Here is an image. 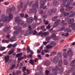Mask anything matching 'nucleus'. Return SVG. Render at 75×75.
Segmentation results:
<instances>
[{
    "label": "nucleus",
    "mask_w": 75,
    "mask_h": 75,
    "mask_svg": "<svg viewBox=\"0 0 75 75\" xmlns=\"http://www.w3.org/2000/svg\"><path fill=\"white\" fill-rule=\"evenodd\" d=\"M64 69L62 67H60V69L59 68L58 66H56V69H52V74L54 75H57L58 74V71H59L60 73H61L63 72Z\"/></svg>",
    "instance_id": "nucleus-1"
},
{
    "label": "nucleus",
    "mask_w": 75,
    "mask_h": 75,
    "mask_svg": "<svg viewBox=\"0 0 75 75\" xmlns=\"http://www.w3.org/2000/svg\"><path fill=\"white\" fill-rule=\"evenodd\" d=\"M75 16V12H73L69 17H66L65 18V21H67L68 24H71L74 22V18L69 19L70 17H73Z\"/></svg>",
    "instance_id": "nucleus-2"
},
{
    "label": "nucleus",
    "mask_w": 75,
    "mask_h": 75,
    "mask_svg": "<svg viewBox=\"0 0 75 75\" xmlns=\"http://www.w3.org/2000/svg\"><path fill=\"white\" fill-rule=\"evenodd\" d=\"M33 6L32 8L30 9V11L32 13H35L37 12L36 7L37 8L38 7V0L36 1L35 4H33Z\"/></svg>",
    "instance_id": "nucleus-3"
},
{
    "label": "nucleus",
    "mask_w": 75,
    "mask_h": 75,
    "mask_svg": "<svg viewBox=\"0 0 75 75\" xmlns=\"http://www.w3.org/2000/svg\"><path fill=\"white\" fill-rule=\"evenodd\" d=\"M72 50H69L67 51V54L65 53H63V56L64 58H67L68 56H71L72 55Z\"/></svg>",
    "instance_id": "nucleus-4"
},
{
    "label": "nucleus",
    "mask_w": 75,
    "mask_h": 75,
    "mask_svg": "<svg viewBox=\"0 0 75 75\" xmlns=\"http://www.w3.org/2000/svg\"><path fill=\"white\" fill-rule=\"evenodd\" d=\"M14 30H17L16 31L14 32V33H13L14 35H15L16 33H18L21 32L22 30V29L21 27H18V28H17V27H14L13 28Z\"/></svg>",
    "instance_id": "nucleus-5"
},
{
    "label": "nucleus",
    "mask_w": 75,
    "mask_h": 75,
    "mask_svg": "<svg viewBox=\"0 0 75 75\" xmlns=\"http://www.w3.org/2000/svg\"><path fill=\"white\" fill-rule=\"evenodd\" d=\"M33 1H31L30 2V3H29V1H27L26 3V4H25L24 6V9H23V10L22 11L24 12V11L27 8V5H29L30 6H31L32 4H33Z\"/></svg>",
    "instance_id": "nucleus-6"
},
{
    "label": "nucleus",
    "mask_w": 75,
    "mask_h": 75,
    "mask_svg": "<svg viewBox=\"0 0 75 75\" xmlns=\"http://www.w3.org/2000/svg\"><path fill=\"white\" fill-rule=\"evenodd\" d=\"M49 34V33L48 32H40V33H39L38 35L40 36H41L42 37H43V36H48Z\"/></svg>",
    "instance_id": "nucleus-7"
},
{
    "label": "nucleus",
    "mask_w": 75,
    "mask_h": 75,
    "mask_svg": "<svg viewBox=\"0 0 75 75\" xmlns=\"http://www.w3.org/2000/svg\"><path fill=\"white\" fill-rule=\"evenodd\" d=\"M40 14H41L42 16H43L42 18L45 19L47 18V15H45L46 13L43 11V10H40L39 12Z\"/></svg>",
    "instance_id": "nucleus-8"
},
{
    "label": "nucleus",
    "mask_w": 75,
    "mask_h": 75,
    "mask_svg": "<svg viewBox=\"0 0 75 75\" xmlns=\"http://www.w3.org/2000/svg\"><path fill=\"white\" fill-rule=\"evenodd\" d=\"M51 38H54L53 40L55 41H57L59 40L58 37H57V36L54 34H53L50 36Z\"/></svg>",
    "instance_id": "nucleus-9"
},
{
    "label": "nucleus",
    "mask_w": 75,
    "mask_h": 75,
    "mask_svg": "<svg viewBox=\"0 0 75 75\" xmlns=\"http://www.w3.org/2000/svg\"><path fill=\"white\" fill-rule=\"evenodd\" d=\"M38 60V59L36 58L35 59L34 61V60H32V59H30V60L29 62L30 64H31L32 65H34L35 64L34 62H36Z\"/></svg>",
    "instance_id": "nucleus-10"
},
{
    "label": "nucleus",
    "mask_w": 75,
    "mask_h": 75,
    "mask_svg": "<svg viewBox=\"0 0 75 75\" xmlns=\"http://www.w3.org/2000/svg\"><path fill=\"white\" fill-rule=\"evenodd\" d=\"M13 18V14L11 13H10L9 14V16L7 17L6 19V22H8L11 20V19Z\"/></svg>",
    "instance_id": "nucleus-11"
},
{
    "label": "nucleus",
    "mask_w": 75,
    "mask_h": 75,
    "mask_svg": "<svg viewBox=\"0 0 75 75\" xmlns=\"http://www.w3.org/2000/svg\"><path fill=\"white\" fill-rule=\"evenodd\" d=\"M27 23L28 24H30L33 21V18L32 17H30L27 19Z\"/></svg>",
    "instance_id": "nucleus-12"
},
{
    "label": "nucleus",
    "mask_w": 75,
    "mask_h": 75,
    "mask_svg": "<svg viewBox=\"0 0 75 75\" xmlns=\"http://www.w3.org/2000/svg\"><path fill=\"white\" fill-rule=\"evenodd\" d=\"M1 19H0V21L4 22H6L7 16L5 17V14H3L1 16Z\"/></svg>",
    "instance_id": "nucleus-13"
},
{
    "label": "nucleus",
    "mask_w": 75,
    "mask_h": 75,
    "mask_svg": "<svg viewBox=\"0 0 75 75\" xmlns=\"http://www.w3.org/2000/svg\"><path fill=\"white\" fill-rule=\"evenodd\" d=\"M47 0H40V3L41 2H42V3L41 4V7H42L47 2Z\"/></svg>",
    "instance_id": "nucleus-14"
},
{
    "label": "nucleus",
    "mask_w": 75,
    "mask_h": 75,
    "mask_svg": "<svg viewBox=\"0 0 75 75\" xmlns=\"http://www.w3.org/2000/svg\"><path fill=\"white\" fill-rule=\"evenodd\" d=\"M4 59L5 60V63L8 62L9 59H10V56L7 55L4 57Z\"/></svg>",
    "instance_id": "nucleus-15"
},
{
    "label": "nucleus",
    "mask_w": 75,
    "mask_h": 75,
    "mask_svg": "<svg viewBox=\"0 0 75 75\" xmlns=\"http://www.w3.org/2000/svg\"><path fill=\"white\" fill-rule=\"evenodd\" d=\"M20 18V16H17L15 18V21L16 22H18V23H19L21 21Z\"/></svg>",
    "instance_id": "nucleus-16"
},
{
    "label": "nucleus",
    "mask_w": 75,
    "mask_h": 75,
    "mask_svg": "<svg viewBox=\"0 0 75 75\" xmlns=\"http://www.w3.org/2000/svg\"><path fill=\"white\" fill-rule=\"evenodd\" d=\"M69 27H72V29L73 30H75V23H74L70 25H69Z\"/></svg>",
    "instance_id": "nucleus-17"
},
{
    "label": "nucleus",
    "mask_w": 75,
    "mask_h": 75,
    "mask_svg": "<svg viewBox=\"0 0 75 75\" xmlns=\"http://www.w3.org/2000/svg\"><path fill=\"white\" fill-rule=\"evenodd\" d=\"M54 63H57L58 62V61L59 60V58L58 57H55L54 59Z\"/></svg>",
    "instance_id": "nucleus-18"
},
{
    "label": "nucleus",
    "mask_w": 75,
    "mask_h": 75,
    "mask_svg": "<svg viewBox=\"0 0 75 75\" xmlns=\"http://www.w3.org/2000/svg\"><path fill=\"white\" fill-rule=\"evenodd\" d=\"M60 22V20L57 21H56L55 23V24L53 26L54 27H57V26H58V25H59V22Z\"/></svg>",
    "instance_id": "nucleus-19"
},
{
    "label": "nucleus",
    "mask_w": 75,
    "mask_h": 75,
    "mask_svg": "<svg viewBox=\"0 0 75 75\" xmlns=\"http://www.w3.org/2000/svg\"><path fill=\"white\" fill-rule=\"evenodd\" d=\"M51 38H51L50 36H47L46 38V41H47V42H49L50 41L51 39Z\"/></svg>",
    "instance_id": "nucleus-20"
},
{
    "label": "nucleus",
    "mask_w": 75,
    "mask_h": 75,
    "mask_svg": "<svg viewBox=\"0 0 75 75\" xmlns=\"http://www.w3.org/2000/svg\"><path fill=\"white\" fill-rule=\"evenodd\" d=\"M75 65V59L73 61L71 62V63L70 64V65L71 67H74Z\"/></svg>",
    "instance_id": "nucleus-21"
},
{
    "label": "nucleus",
    "mask_w": 75,
    "mask_h": 75,
    "mask_svg": "<svg viewBox=\"0 0 75 75\" xmlns=\"http://www.w3.org/2000/svg\"><path fill=\"white\" fill-rule=\"evenodd\" d=\"M10 27H6L5 28L3 29V31L5 32L9 30Z\"/></svg>",
    "instance_id": "nucleus-22"
},
{
    "label": "nucleus",
    "mask_w": 75,
    "mask_h": 75,
    "mask_svg": "<svg viewBox=\"0 0 75 75\" xmlns=\"http://www.w3.org/2000/svg\"><path fill=\"white\" fill-rule=\"evenodd\" d=\"M33 33V31H29V32H27L26 33H25V36H27V35H28L29 34H29H31L32 33Z\"/></svg>",
    "instance_id": "nucleus-23"
},
{
    "label": "nucleus",
    "mask_w": 75,
    "mask_h": 75,
    "mask_svg": "<svg viewBox=\"0 0 75 75\" xmlns=\"http://www.w3.org/2000/svg\"><path fill=\"white\" fill-rule=\"evenodd\" d=\"M16 38L15 36H13L11 38H9V41H11V42H13L14 41L13 40L15 39Z\"/></svg>",
    "instance_id": "nucleus-24"
},
{
    "label": "nucleus",
    "mask_w": 75,
    "mask_h": 75,
    "mask_svg": "<svg viewBox=\"0 0 75 75\" xmlns=\"http://www.w3.org/2000/svg\"><path fill=\"white\" fill-rule=\"evenodd\" d=\"M22 55L23 54L22 53H18L16 55V57L17 58H18L21 57Z\"/></svg>",
    "instance_id": "nucleus-25"
},
{
    "label": "nucleus",
    "mask_w": 75,
    "mask_h": 75,
    "mask_svg": "<svg viewBox=\"0 0 75 75\" xmlns=\"http://www.w3.org/2000/svg\"><path fill=\"white\" fill-rule=\"evenodd\" d=\"M74 68H71L70 70L67 71V73H68V74H69L73 70H74Z\"/></svg>",
    "instance_id": "nucleus-26"
},
{
    "label": "nucleus",
    "mask_w": 75,
    "mask_h": 75,
    "mask_svg": "<svg viewBox=\"0 0 75 75\" xmlns=\"http://www.w3.org/2000/svg\"><path fill=\"white\" fill-rule=\"evenodd\" d=\"M62 59H60L58 63L59 66H62Z\"/></svg>",
    "instance_id": "nucleus-27"
},
{
    "label": "nucleus",
    "mask_w": 75,
    "mask_h": 75,
    "mask_svg": "<svg viewBox=\"0 0 75 75\" xmlns=\"http://www.w3.org/2000/svg\"><path fill=\"white\" fill-rule=\"evenodd\" d=\"M53 5L55 6H57L59 5V2L58 1H55L53 3Z\"/></svg>",
    "instance_id": "nucleus-28"
},
{
    "label": "nucleus",
    "mask_w": 75,
    "mask_h": 75,
    "mask_svg": "<svg viewBox=\"0 0 75 75\" xmlns=\"http://www.w3.org/2000/svg\"><path fill=\"white\" fill-rule=\"evenodd\" d=\"M63 14L65 16H67L69 15L70 13H67L65 11H64L63 12Z\"/></svg>",
    "instance_id": "nucleus-29"
},
{
    "label": "nucleus",
    "mask_w": 75,
    "mask_h": 75,
    "mask_svg": "<svg viewBox=\"0 0 75 75\" xmlns=\"http://www.w3.org/2000/svg\"><path fill=\"white\" fill-rule=\"evenodd\" d=\"M23 2H21L20 5V7H18V10H20L21 8H23Z\"/></svg>",
    "instance_id": "nucleus-30"
},
{
    "label": "nucleus",
    "mask_w": 75,
    "mask_h": 75,
    "mask_svg": "<svg viewBox=\"0 0 75 75\" xmlns=\"http://www.w3.org/2000/svg\"><path fill=\"white\" fill-rule=\"evenodd\" d=\"M51 12H52V13H55L57 12V9L54 8L52 9L51 10Z\"/></svg>",
    "instance_id": "nucleus-31"
},
{
    "label": "nucleus",
    "mask_w": 75,
    "mask_h": 75,
    "mask_svg": "<svg viewBox=\"0 0 75 75\" xmlns=\"http://www.w3.org/2000/svg\"><path fill=\"white\" fill-rule=\"evenodd\" d=\"M9 41H10L9 40H7L5 39H3L2 41V42L3 43L6 42L7 43Z\"/></svg>",
    "instance_id": "nucleus-32"
},
{
    "label": "nucleus",
    "mask_w": 75,
    "mask_h": 75,
    "mask_svg": "<svg viewBox=\"0 0 75 75\" xmlns=\"http://www.w3.org/2000/svg\"><path fill=\"white\" fill-rule=\"evenodd\" d=\"M57 56L58 57H59L60 58H62V54L61 53V52H59L58 53Z\"/></svg>",
    "instance_id": "nucleus-33"
},
{
    "label": "nucleus",
    "mask_w": 75,
    "mask_h": 75,
    "mask_svg": "<svg viewBox=\"0 0 75 75\" xmlns=\"http://www.w3.org/2000/svg\"><path fill=\"white\" fill-rule=\"evenodd\" d=\"M65 21L64 20H63L62 21V23L61 24H63V26H65L67 24V23H65Z\"/></svg>",
    "instance_id": "nucleus-34"
},
{
    "label": "nucleus",
    "mask_w": 75,
    "mask_h": 75,
    "mask_svg": "<svg viewBox=\"0 0 75 75\" xmlns=\"http://www.w3.org/2000/svg\"><path fill=\"white\" fill-rule=\"evenodd\" d=\"M62 5H61V8H60V12H63L64 11V8L63 7H62Z\"/></svg>",
    "instance_id": "nucleus-35"
},
{
    "label": "nucleus",
    "mask_w": 75,
    "mask_h": 75,
    "mask_svg": "<svg viewBox=\"0 0 75 75\" xmlns=\"http://www.w3.org/2000/svg\"><path fill=\"white\" fill-rule=\"evenodd\" d=\"M53 48L52 46H51V45H47L46 46V48L47 49H51Z\"/></svg>",
    "instance_id": "nucleus-36"
},
{
    "label": "nucleus",
    "mask_w": 75,
    "mask_h": 75,
    "mask_svg": "<svg viewBox=\"0 0 75 75\" xmlns=\"http://www.w3.org/2000/svg\"><path fill=\"white\" fill-rule=\"evenodd\" d=\"M5 47H3L2 46H1L0 47V50L1 51H4V50H5Z\"/></svg>",
    "instance_id": "nucleus-37"
},
{
    "label": "nucleus",
    "mask_w": 75,
    "mask_h": 75,
    "mask_svg": "<svg viewBox=\"0 0 75 75\" xmlns=\"http://www.w3.org/2000/svg\"><path fill=\"white\" fill-rule=\"evenodd\" d=\"M14 52V51L13 50H11L8 52V55H11L13 54Z\"/></svg>",
    "instance_id": "nucleus-38"
},
{
    "label": "nucleus",
    "mask_w": 75,
    "mask_h": 75,
    "mask_svg": "<svg viewBox=\"0 0 75 75\" xmlns=\"http://www.w3.org/2000/svg\"><path fill=\"white\" fill-rule=\"evenodd\" d=\"M57 52L55 51H53L51 53V56H52L57 53Z\"/></svg>",
    "instance_id": "nucleus-39"
},
{
    "label": "nucleus",
    "mask_w": 75,
    "mask_h": 75,
    "mask_svg": "<svg viewBox=\"0 0 75 75\" xmlns=\"http://www.w3.org/2000/svg\"><path fill=\"white\" fill-rule=\"evenodd\" d=\"M73 8V7H67V8L66 10L67 11H69L70 10H71V9H72V8Z\"/></svg>",
    "instance_id": "nucleus-40"
},
{
    "label": "nucleus",
    "mask_w": 75,
    "mask_h": 75,
    "mask_svg": "<svg viewBox=\"0 0 75 75\" xmlns=\"http://www.w3.org/2000/svg\"><path fill=\"white\" fill-rule=\"evenodd\" d=\"M68 1V0H62V1L63 3V6H64Z\"/></svg>",
    "instance_id": "nucleus-41"
},
{
    "label": "nucleus",
    "mask_w": 75,
    "mask_h": 75,
    "mask_svg": "<svg viewBox=\"0 0 75 75\" xmlns=\"http://www.w3.org/2000/svg\"><path fill=\"white\" fill-rule=\"evenodd\" d=\"M27 58H30L31 59L33 58V55L32 54H28L27 56Z\"/></svg>",
    "instance_id": "nucleus-42"
},
{
    "label": "nucleus",
    "mask_w": 75,
    "mask_h": 75,
    "mask_svg": "<svg viewBox=\"0 0 75 75\" xmlns=\"http://www.w3.org/2000/svg\"><path fill=\"white\" fill-rule=\"evenodd\" d=\"M42 68L41 67V66H40L38 67V71L42 70Z\"/></svg>",
    "instance_id": "nucleus-43"
},
{
    "label": "nucleus",
    "mask_w": 75,
    "mask_h": 75,
    "mask_svg": "<svg viewBox=\"0 0 75 75\" xmlns=\"http://www.w3.org/2000/svg\"><path fill=\"white\" fill-rule=\"evenodd\" d=\"M64 64L65 65H67V61L66 60H64Z\"/></svg>",
    "instance_id": "nucleus-44"
},
{
    "label": "nucleus",
    "mask_w": 75,
    "mask_h": 75,
    "mask_svg": "<svg viewBox=\"0 0 75 75\" xmlns=\"http://www.w3.org/2000/svg\"><path fill=\"white\" fill-rule=\"evenodd\" d=\"M56 45V43L55 42H54L53 41L51 42V46L55 45Z\"/></svg>",
    "instance_id": "nucleus-45"
},
{
    "label": "nucleus",
    "mask_w": 75,
    "mask_h": 75,
    "mask_svg": "<svg viewBox=\"0 0 75 75\" xmlns=\"http://www.w3.org/2000/svg\"><path fill=\"white\" fill-rule=\"evenodd\" d=\"M16 64H13L12 65L11 67L10 68L11 69H13L14 67H16Z\"/></svg>",
    "instance_id": "nucleus-46"
},
{
    "label": "nucleus",
    "mask_w": 75,
    "mask_h": 75,
    "mask_svg": "<svg viewBox=\"0 0 75 75\" xmlns=\"http://www.w3.org/2000/svg\"><path fill=\"white\" fill-rule=\"evenodd\" d=\"M45 64L46 65H49L50 64V63L48 62H46L45 63Z\"/></svg>",
    "instance_id": "nucleus-47"
},
{
    "label": "nucleus",
    "mask_w": 75,
    "mask_h": 75,
    "mask_svg": "<svg viewBox=\"0 0 75 75\" xmlns=\"http://www.w3.org/2000/svg\"><path fill=\"white\" fill-rule=\"evenodd\" d=\"M65 31H67V32H71V30L69 28H68L65 29Z\"/></svg>",
    "instance_id": "nucleus-48"
},
{
    "label": "nucleus",
    "mask_w": 75,
    "mask_h": 75,
    "mask_svg": "<svg viewBox=\"0 0 75 75\" xmlns=\"http://www.w3.org/2000/svg\"><path fill=\"white\" fill-rule=\"evenodd\" d=\"M71 3L69 2V3L67 2V4L65 5V7H66L67 8L69 7V5L71 4Z\"/></svg>",
    "instance_id": "nucleus-49"
},
{
    "label": "nucleus",
    "mask_w": 75,
    "mask_h": 75,
    "mask_svg": "<svg viewBox=\"0 0 75 75\" xmlns=\"http://www.w3.org/2000/svg\"><path fill=\"white\" fill-rule=\"evenodd\" d=\"M26 67H24L23 68V70H22L23 72V74H24V73L25 72V71L26 70Z\"/></svg>",
    "instance_id": "nucleus-50"
},
{
    "label": "nucleus",
    "mask_w": 75,
    "mask_h": 75,
    "mask_svg": "<svg viewBox=\"0 0 75 75\" xmlns=\"http://www.w3.org/2000/svg\"><path fill=\"white\" fill-rule=\"evenodd\" d=\"M49 71L48 70H46L45 72V74L46 75H48V74L49 73Z\"/></svg>",
    "instance_id": "nucleus-51"
},
{
    "label": "nucleus",
    "mask_w": 75,
    "mask_h": 75,
    "mask_svg": "<svg viewBox=\"0 0 75 75\" xmlns=\"http://www.w3.org/2000/svg\"><path fill=\"white\" fill-rule=\"evenodd\" d=\"M38 33H37L36 30H35L34 31V32H33V35H35L36 34H37Z\"/></svg>",
    "instance_id": "nucleus-52"
},
{
    "label": "nucleus",
    "mask_w": 75,
    "mask_h": 75,
    "mask_svg": "<svg viewBox=\"0 0 75 75\" xmlns=\"http://www.w3.org/2000/svg\"><path fill=\"white\" fill-rule=\"evenodd\" d=\"M44 6H43V7H41V6H40V8H43V9H45V8H47V6H44Z\"/></svg>",
    "instance_id": "nucleus-53"
},
{
    "label": "nucleus",
    "mask_w": 75,
    "mask_h": 75,
    "mask_svg": "<svg viewBox=\"0 0 75 75\" xmlns=\"http://www.w3.org/2000/svg\"><path fill=\"white\" fill-rule=\"evenodd\" d=\"M46 28L48 30L50 29V25H49L48 26L46 27Z\"/></svg>",
    "instance_id": "nucleus-54"
},
{
    "label": "nucleus",
    "mask_w": 75,
    "mask_h": 75,
    "mask_svg": "<svg viewBox=\"0 0 75 75\" xmlns=\"http://www.w3.org/2000/svg\"><path fill=\"white\" fill-rule=\"evenodd\" d=\"M4 5H8L9 4V2H4Z\"/></svg>",
    "instance_id": "nucleus-55"
},
{
    "label": "nucleus",
    "mask_w": 75,
    "mask_h": 75,
    "mask_svg": "<svg viewBox=\"0 0 75 75\" xmlns=\"http://www.w3.org/2000/svg\"><path fill=\"white\" fill-rule=\"evenodd\" d=\"M57 16H55V17H54V18L52 19V21H55V20L57 19Z\"/></svg>",
    "instance_id": "nucleus-56"
},
{
    "label": "nucleus",
    "mask_w": 75,
    "mask_h": 75,
    "mask_svg": "<svg viewBox=\"0 0 75 75\" xmlns=\"http://www.w3.org/2000/svg\"><path fill=\"white\" fill-rule=\"evenodd\" d=\"M23 57H21V58H18V60L19 61H21V60L23 59Z\"/></svg>",
    "instance_id": "nucleus-57"
},
{
    "label": "nucleus",
    "mask_w": 75,
    "mask_h": 75,
    "mask_svg": "<svg viewBox=\"0 0 75 75\" xmlns=\"http://www.w3.org/2000/svg\"><path fill=\"white\" fill-rule=\"evenodd\" d=\"M74 0H69V1L68 2V3H72L73 2Z\"/></svg>",
    "instance_id": "nucleus-58"
},
{
    "label": "nucleus",
    "mask_w": 75,
    "mask_h": 75,
    "mask_svg": "<svg viewBox=\"0 0 75 75\" xmlns=\"http://www.w3.org/2000/svg\"><path fill=\"white\" fill-rule=\"evenodd\" d=\"M49 43V42H48L47 41V42H43V45H46L47 43Z\"/></svg>",
    "instance_id": "nucleus-59"
},
{
    "label": "nucleus",
    "mask_w": 75,
    "mask_h": 75,
    "mask_svg": "<svg viewBox=\"0 0 75 75\" xmlns=\"http://www.w3.org/2000/svg\"><path fill=\"white\" fill-rule=\"evenodd\" d=\"M17 43H14V44H13V47H15L17 45Z\"/></svg>",
    "instance_id": "nucleus-60"
},
{
    "label": "nucleus",
    "mask_w": 75,
    "mask_h": 75,
    "mask_svg": "<svg viewBox=\"0 0 75 75\" xmlns=\"http://www.w3.org/2000/svg\"><path fill=\"white\" fill-rule=\"evenodd\" d=\"M20 16L21 17H23L24 16V14L23 13H21L20 14Z\"/></svg>",
    "instance_id": "nucleus-61"
},
{
    "label": "nucleus",
    "mask_w": 75,
    "mask_h": 75,
    "mask_svg": "<svg viewBox=\"0 0 75 75\" xmlns=\"http://www.w3.org/2000/svg\"><path fill=\"white\" fill-rule=\"evenodd\" d=\"M26 71L27 73H28V74H29L30 73V71L29 70L27 69L26 70Z\"/></svg>",
    "instance_id": "nucleus-62"
},
{
    "label": "nucleus",
    "mask_w": 75,
    "mask_h": 75,
    "mask_svg": "<svg viewBox=\"0 0 75 75\" xmlns=\"http://www.w3.org/2000/svg\"><path fill=\"white\" fill-rule=\"evenodd\" d=\"M41 54L42 55H43L45 54V52H44V51L43 50H42V52L41 53Z\"/></svg>",
    "instance_id": "nucleus-63"
},
{
    "label": "nucleus",
    "mask_w": 75,
    "mask_h": 75,
    "mask_svg": "<svg viewBox=\"0 0 75 75\" xmlns=\"http://www.w3.org/2000/svg\"><path fill=\"white\" fill-rule=\"evenodd\" d=\"M12 45L11 44H10L9 45H8L7 47L8 48L11 47H12Z\"/></svg>",
    "instance_id": "nucleus-64"
}]
</instances>
